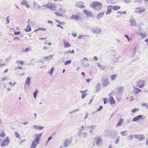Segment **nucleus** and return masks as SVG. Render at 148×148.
Listing matches in <instances>:
<instances>
[{
	"mask_svg": "<svg viewBox=\"0 0 148 148\" xmlns=\"http://www.w3.org/2000/svg\"><path fill=\"white\" fill-rule=\"evenodd\" d=\"M42 135V133L35 134L34 136L35 137V139L32 141L30 148H35L39 143L40 138Z\"/></svg>",
	"mask_w": 148,
	"mask_h": 148,
	"instance_id": "1",
	"label": "nucleus"
},
{
	"mask_svg": "<svg viewBox=\"0 0 148 148\" xmlns=\"http://www.w3.org/2000/svg\"><path fill=\"white\" fill-rule=\"evenodd\" d=\"M46 8H49L51 10H54L56 9V6L53 3H49L43 5Z\"/></svg>",
	"mask_w": 148,
	"mask_h": 148,
	"instance_id": "2",
	"label": "nucleus"
},
{
	"mask_svg": "<svg viewBox=\"0 0 148 148\" xmlns=\"http://www.w3.org/2000/svg\"><path fill=\"white\" fill-rule=\"evenodd\" d=\"M90 6L91 7L94 8L99 7V8H101L102 6V5L101 3L95 1L92 2Z\"/></svg>",
	"mask_w": 148,
	"mask_h": 148,
	"instance_id": "3",
	"label": "nucleus"
},
{
	"mask_svg": "<svg viewBox=\"0 0 148 148\" xmlns=\"http://www.w3.org/2000/svg\"><path fill=\"white\" fill-rule=\"evenodd\" d=\"M136 86L139 88H142L143 87L145 84V82L144 80H138L136 82Z\"/></svg>",
	"mask_w": 148,
	"mask_h": 148,
	"instance_id": "4",
	"label": "nucleus"
},
{
	"mask_svg": "<svg viewBox=\"0 0 148 148\" xmlns=\"http://www.w3.org/2000/svg\"><path fill=\"white\" fill-rule=\"evenodd\" d=\"M9 138L8 137H7L2 141L1 144V145L2 147L6 146L9 144Z\"/></svg>",
	"mask_w": 148,
	"mask_h": 148,
	"instance_id": "5",
	"label": "nucleus"
},
{
	"mask_svg": "<svg viewBox=\"0 0 148 148\" xmlns=\"http://www.w3.org/2000/svg\"><path fill=\"white\" fill-rule=\"evenodd\" d=\"M72 142L71 139H65L64 142V147H67L70 145Z\"/></svg>",
	"mask_w": 148,
	"mask_h": 148,
	"instance_id": "6",
	"label": "nucleus"
},
{
	"mask_svg": "<svg viewBox=\"0 0 148 148\" xmlns=\"http://www.w3.org/2000/svg\"><path fill=\"white\" fill-rule=\"evenodd\" d=\"M83 12L86 14L87 17H91L92 16V14L91 11H89L87 9L84 10Z\"/></svg>",
	"mask_w": 148,
	"mask_h": 148,
	"instance_id": "7",
	"label": "nucleus"
},
{
	"mask_svg": "<svg viewBox=\"0 0 148 148\" xmlns=\"http://www.w3.org/2000/svg\"><path fill=\"white\" fill-rule=\"evenodd\" d=\"M145 9L142 8H136L135 9V12L139 13L144 12Z\"/></svg>",
	"mask_w": 148,
	"mask_h": 148,
	"instance_id": "8",
	"label": "nucleus"
},
{
	"mask_svg": "<svg viewBox=\"0 0 148 148\" xmlns=\"http://www.w3.org/2000/svg\"><path fill=\"white\" fill-rule=\"evenodd\" d=\"M102 82V84L104 87L106 86L109 84V82L107 79H105L103 80Z\"/></svg>",
	"mask_w": 148,
	"mask_h": 148,
	"instance_id": "9",
	"label": "nucleus"
},
{
	"mask_svg": "<svg viewBox=\"0 0 148 148\" xmlns=\"http://www.w3.org/2000/svg\"><path fill=\"white\" fill-rule=\"evenodd\" d=\"M71 18L74 19L76 20H78L79 18V16L78 15L73 14L71 17Z\"/></svg>",
	"mask_w": 148,
	"mask_h": 148,
	"instance_id": "10",
	"label": "nucleus"
},
{
	"mask_svg": "<svg viewBox=\"0 0 148 148\" xmlns=\"http://www.w3.org/2000/svg\"><path fill=\"white\" fill-rule=\"evenodd\" d=\"M21 4L23 5H25L27 8H29L30 7L27 1L26 0H24L22 1Z\"/></svg>",
	"mask_w": 148,
	"mask_h": 148,
	"instance_id": "11",
	"label": "nucleus"
},
{
	"mask_svg": "<svg viewBox=\"0 0 148 148\" xmlns=\"http://www.w3.org/2000/svg\"><path fill=\"white\" fill-rule=\"evenodd\" d=\"M77 5V7L80 8H83L85 7L84 5H83L82 3L81 2H78Z\"/></svg>",
	"mask_w": 148,
	"mask_h": 148,
	"instance_id": "12",
	"label": "nucleus"
},
{
	"mask_svg": "<svg viewBox=\"0 0 148 148\" xmlns=\"http://www.w3.org/2000/svg\"><path fill=\"white\" fill-rule=\"evenodd\" d=\"M109 101H110L111 105L114 104L116 103V101L114 99V98L111 96L109 97Z\"/></svg>",
	"mask_w": 148,
	"mask_h": 148,
	"instance_id": "13",
	"label": "nucleus"
},
{
	"mask_svg": "<svg viewBox=\"0 0 148 148\" xmlns=\"http://www.w3.org/2000/svg\"><path fill=\"white\" fill-rule=\"evenodd\" d=\"M143 118V116L141 115H138L135 117H134L133 119V121L134 122L140 119Z\"/></svg>",
	"mask_w": 148,
	"mask_h": 148,
	"instance_id": "14",
	"label": "nucleus"
},
{
	"mask_svg": "<svg viewBox=\"0 0 148 148\" xmlns=\"http://www.w3.org/2000/svg\"><path fill=\"white\" fill-rule=\"evenodd\" d=\"M124 121V119L121 118L119 121L118 122L116 127H118L119 126H120V125H121V124H122L123 123V122Z\"/></svg>",
	"mask_w": 148,
	"mask_h": 148,
	"instance_id": "15",
	"label": "nucleus"
},
{
	"mask_svg": "<svg viewBox=\"0 0 148 148\" xmlns=\"http://www.w3.org/2000/svg\"><path fill=\"white\" fill-rule=\"evenodd\" d=\"M112 8L111 6H109L108 7L107 10L106 12V14H108L110 13L111 12V8Z\"/></svg>",
	"mask_w": 148,
	"mask_h": 148,
	"instance_id": "16",
	"label": "nucleus"
},
{
	"mask_svg": "<svg viewBox=\"0 0 148 148\" xmlns=\"http://www.w3.org/2000/svg\"><path fill=\"white\" fill-rule=\"evenodd\" d=\"M112 7V9L114 11L118 10L121 8V7L118 5L113 6Z\"/></svg>",
	"mask_w": 148,
	"mask_h": 148,
	"instance_id": "17",
	"label": "nucleus"
},
{
	"mask_svg": "<svg viewBox=\"0 0 148 148\" xmlns=\"http://www.w3.org/2000/svg\"><path fill=\"white\" fill-rule=\"evenodd\" d=\"M64 46L65 48L70 47H71V45L68 42H64Z\"/></svg>",
	"mask_w": 148,
	"mask_h": 148,
	"instance_id": "18",
	"label": "nucleus"
},
{
	"mask_svg": "<svg viewBox=\"0 0 148 148\" xmlns=\"http://www.w3.org/2000/svg\"><path fill=\"white\" fill-rule=\"evenodd\" d=\"M30 78L29 77H27L25 80V83L27 85H29L30 82Z\"/></svg>",
	"mask_w": 148,
	"mask_h": 148,
	"instance_id": "19",
	"label": "nucleus"
},
{
	"mask_svg": "<svg viewBox=\"0 0 148 148\" xmlns=\"http://www.w3.org/2000/svg\"><path fill=\"white\" fill-rule=\"evenodd\" d=\"M25 30L27 32L30 31L31 30V28L30 26L29 25H27L26 28L25 29Z\"/></svg>",
	"mask_w": 148,
	"mask_h": 148,
	"instance_id": "20",
	"label": "nucleus"
},
{
	"mask_svg": "<svg viewBox=\"0 0 148 148\" xmlns=\"http://www.w3.org/2000/svg\"><path fill=\"white\" fill-rule=\"evenodd\" d=\"M102 142V140L101 138H99L96 141V144L97 145H98L100 143Z\"/></svg>",
	"mask_w": 148,
	"mask_h": 148,
	"instance_id": "21",
	"label": "nucleus"
},
{
	"mask_svg": "<svg viewBox=\"0 0 148 148\" xmlns=\"http://www.w3.org/2000/svg\"><path fill=\"white\" fill-rule=\"evenodd\" d=\"M46 29L45 28H39L37 29L36 30H35L34 32H36V31H39L40 30L42 31H46Z\"/></svg>",
	"mask_w": 148,
	"mask_h": 148,
	"instance_id": "22",
	"label": "nucleus"
},
{
	"mask_svg": "<svg viewBox=\"0 0 148 148\" xmlns=\"http://www.w3.org/2000/svg\"><path fill=\"white\" fill-rule=\"evenodd\" d=\"M117 75L116 74H114L111 76L110 78L112 80H114L116 78Z\"/></svg>",
	"mask_w": 148,
	"mask_h": 148,
	"instance_id": "23",
	"label": "nucleus"
},
{
	"mask_svg": "<svg viewBox=\"0 0 148 148\" xmlns=\"http://www.w3.org/2000/svg\"><path fill=\"white\" fill-rule=\"evenodd\" d=\"M104 14V12L99 13L97 17L98 19H99L101 18Z\"/></svg>",
	"mask_w": 148,
	"mask_h": 148,
	"instance_id": "24",
	"label": "nucleus"
},
{
	"mask_svg": "<svg viewBox=\"0 0 148 148\" xmlns=\"http://www.w3.org/2000/svg\"><path fill=\"white\" fill-rule=\"evenodd\" d=\"M134 90H135L136 93H138L139 92H141V90L140 89L138 88L134 87Z\"/></svg>",
	"mask_w": 148,
	"mask_h": 148,
	"instance_id": "25",
	"label": "nucleus"
},
{
	"mask_svg": "<svg viewBox=\"0 0 148 148\" xmlns=\"http://www.w3.org/2000/svg\"><path fill=\"white\" fill-rule=\"evenodd\" d=\"M53 56V55H50L49 56L47 57H45L43 58V59L44 60H46L47 59L49 58L50 59L51 58H52V57Z\"/></svg>",
	"mask_w": 148,
	"mask_h": 148,
	"instance_id": "26",
	"label": "nucleus"
},
{
	"mask_svg": "<svg viewBox=\"0 0 148 148\" xmlns=\"http://www.w3.org/2000/svg\"><path fill=\"white\" fill-rule=\"evenodd\" d=\"M16 82H15L12 83V82H9L8 84L10 85V86L14 87L15 85L16 84Z\"/></svg>",
	"mask_w": 148,
	"mask_h": 148,
	"instance_id": "27",
	"label": "nucleus"
},
{
	"mask_svg": "<svg viewBox=\"0 0 148 148\" xmlns=\"http://www.w3.org/2000/svg\"><path fill=\"white\" fill-rule=\"evenodd\" d=\"M138 138L139 140H142L144 138V136L143 135H139Z\"/></svg>",
	"mask_w": 148,
	"mask_h": 148,
	"instance_id": "28",
	"label": "nucleus"
},
{
	"mask_svg": "<svg viewBox=\"0 0 148 148\" xmlns=\"http://www.w3.org/2000/svg\"><path fill=\"white\" fill-rule=\"evenodd\" d=\"M16 63L18 64L23 65L24 64V62L23 61H19L18 60L16 61Z\"/></svg>",
	"mask_w": 148,
	"mask_h": 148,
	"instance_id": "29",
	"label": "nucleus"
},
{
	"mask_svg": "<svg viewBox=\"0 0 148 148\" xmlns=\"http://www.w3.org/2000/svg\"><path fill=\"white\" fill-rule=\"evenodd\" d=\"M55 20L56 22L58 23H59V24H60L61 25H64L65 23V22H60L58 20L56 19Z\"/></svg>",
	"mask_w": 148,
	"mask_h": 148,
	"instance_id": "30",
	"label": "nucleus"
},
{
	"mask_svg": "<svg viewBox=\"0 0 148 148\" xmlns=\"http://www.w3.org/2000/svg\"><path fill=\"white\" fill-rule=\"evenodd\" d=\"M139 111V110H138V109L134 108V109H133V110H131V112H132L133 113H134L136 112L137 111Z\"/></svg>",
	"mask_w": 148,
	"mask_h": 148,
	"instance_id": "31",
	"label": "nucleus"
},
{
	"mask_svg": "<svg viewBox=\"0 0 148 148\" xmlns=\"http://www.w3.org/2000/svg\"><path fill=\"white\" fill-rule=\"evenodd\" d=\"M71 62V60H68L67 61H66L65 63L64 64L65 65H67L70 64Z\"/></svg>",
	"mask_w": 148,
	"mask_h": 148,
	"instance_id": "32",
	"label": "nucleus"
},
{
	"mask_svg": "<svg viewBox=\"0 0 148 148\" xmlns=\"http://www.w3.org/2000/svg\"><path fill=\"white\" fill-rule=\"evenodd\" d=\"M54 14L58 16H62V14H61L60 13H58L57 12H55Z\"/></svg>",
	"mask_w": 148,
	"mask_h": 148,
	"instance_id": "33",
	"label": "nucleus"
},
{
	"mask_svg": "<svg viewBox=\"0 0 148 148\" xmlns=\"http://www.w3.org/2000/svg\"><path fill=\"white\" fill-rule=\"evenodd\" d=\"M117 13L118 14H125L126 13V11H125L123 12H122L121 11H118L117 12Z\"/></svg>",
	"mask_w": 148,
	"mask_h": 148,
	"instance_id": "34",
	"label": "nucleus"
},
{
	"mask_svg": "<svg viewBox=\"0 0 148 148\" xmlns=\"http://www.w3.org/2000/svg\"><path fill=\"white\" fill-rule=\"evenodd\" d=\"M23 69V68H22V66H18V67H16L15 69V70L16 71H18V69Z\"/></svg>",
	"mask_w": 148,
	"mask_h": 148,
	"instance_id": "35",
	"label": "nucleus"
},
{
	"mask_svg": "<svg viewBox=\"0 0 148 148\" xmlns=\"http://www.w3.org/2000/svg\"><path fill=\"white\" fill-rule=\"evenodd\" d=\"M6 135L4 132H2V134H0V136L4 138L5 137Z\"/></svg>",
	"mask_w": 148,
	"mask_h": 148,
	"instance_id": "36",
	"label": "nucleus"
},
{
	"mask_svg": "<svg viewBox=\"0 0 148 148\" xmlns=\"http://www.w3.org/2000/svg\"><path fill=\"white\" fill-rule=\"evenodd\" d=\"M38 93V91L36 90L34 94V97L35 98H36V94Z\"/></svg>",
	"mask_w": 148,
	"mask_h": 148,
	"instance_id": "37",
	"label": "nucleus"
},
{
	"mask_svg": "<svg viewBox=\"0 0 148 148\" xmlns=\"http://www.w3.org/2000/svg\"><path fill=\"white\" fill-rule=\"evenodd\" d=\"M21 33L20 31L14 32V34L15 35H19Z\"/></svg>",
	"mask_w": 148,
	"mask_h": 148,
	"instance_id": "38",
	"label": "nucleus"
},
{
	"mask_svg": "<svg viewBox=\"0 0 148 148\" xmlns=\"http://www.w3.org/2000/svg\"><path fill=\"white\" fill-rule=\"evenodd\" d=\"M43 128L44 127L42 126H39L37 127V129L38 130H42L43 129Z\"/></svg>",
	"mask_w": 148,
	"mask_h": 148,
	"instance_id": "39",
	"label": "nucleus"
},
{
	"mask_svg": "<svg viewBox=\"0 0 148 148\" xmlns=\"http://www.w3.org/2000/svg\"><path fill=\"white\" fill-rule=\"evenodd\" d=\"M54 68L53 67L50 70V75H52L53 72L54 71Z\"/></svg>",
	"mask_w": 148,
	"mask_h": 148,
	"instance_id": "40",
	"label": "nucleus"
},
{
	"mask_svg": "<svg viewBox=\"0 0 148 148\" xmlns=\"http://www.w3.org/2000/svg\"><path fill=\"white\" fill-rule=\"evenodd\" d=\"M15 135L16 138H18L20 137V135L17 132H15Z\"/></svg>",
	"mask_w": 148,
	"mask_h": 148,
	"instance_id": "41",
	"label": "nucleus"
},
{
	"mask_svg": "<svg viewBox=\"0 0 148 148\" xmlns=\"http://www.w3.org/2000/svg\"><path fill=\"white\" fill-rule=\"evenodd\" d=\"M30 50V49L29 48H27L25 50L23 51V52H26L29 51Z\"/></svg>",
	"mask_w": 148,
	"mask_h": 148,
	"instance_id": "42",
	"label": "nucleus"
},
{
	"mask_svg": "<svg viewBox=\"0 0 148 148\" xmlns=\"http://www.w3.org/2000/svg\"><path fill=\"white\" fill-rule=\"evenodd\" d=\"M126 131H123L121 132V134L123 136H125Z\"/></svg>",
	"mask_w": 148,
	"mask_h": 148,
	"instance_id": "43",
	"label": "nucleus"
},
{
	"mask_svg": "<svg viewBox=\"0 0 148 148\" xmlns=\"http://www.w3.org/2000/svg\"><path fill=\"white\" fill-rule=\"evenodd\" d=\"M124 36L129 41L130 40V39L129 38V36L127 35H125Z\"/></svg>",
	"mask_w": 148,
	"mask_h": 148,
	"instance_id": "44",
	"label": "nucleus"
},
{
	"mask_svg": "<svg viewBox=\"0 0 148 148\" xmlns=\"http://www.w3.org/2000/svg\"><path fill=\"white\" fill-rule=\"evenodd\" d=\"M87 95L86 94H82L81 96V98L82 99L84 98Z\"/></svg>",
	"mask_w": 148,
	"mask_h": 148,
	"instance_id": "45",
	"label": "nucleus"
},
{
	"mask_svg": "<svg viewBox=\"0 0 148 148\" xmlns=\"http://www.w3.org/2000/svg\"><path fill=\"white\" fill-rule=\"evenodd\" d=\"M140 35L142 38H143L144 37L146 36V34L143 33H141Z\"/></svg>",
	"mask_w": 148,
	"mask_h": 148,
	"instance_id": "46",
	"label": "nucleus"
},
{
	"mask_svg": "<svg viewBox=\"0 0 148 148\" xmlns=\"http://www.w3.org/2000/svg\"><path fill=\"white\" fill-rule=\"evenodd\" d=\"M53 137H52V136H51L50 137H49L48 140H47V142H48L52 138H53Z\"/></svg>",
	"mask_w": 148,
	"mask_h": 148,
	"instance_id": "47",
	"label": "nucleus"
},
{
	"mask_svg": "<svg viewBox=\"0 0 148 148\" xmlns=\"http://www.w3.org/2000/svg\"><path fill=\"white\" fill-rule=\"evenodd\" d=\"M47 41H46V42H44V44H48V45H52V44L51 42H49V43H48L47 42Z\"/></svg>",
	"mask_w": 148,
	"mask_h": 148,
	"instance_id": "48",
	"label": "nucleus"
},
{
	"mask_svg": "<svg viewBox=\"0 0 148 148\" xmlns=\"http://www.w3.org/2000/svg\"><path fill=\"white\" fill-rule=\"evenodd\" d=\"M87 91V90H81L80 91V92L82 93L83 94V93H85Z\"/></svg>",
	"mask_w": 148,
	"mask_h": 148,
	"instance_id": "49",
	"label": "nucleus"
},
{
	"mask_svg": "<svg viewBox=\"0 0 148 148\" xmlns=\"http://www.w3.org/2000/svg\"><path fill=\"white\" fill-rule=\"evenodd\" d=\"M9 16H8L7 18H6V21H7V24H8L10 22V20L8 19Z\"/></svg>",
	"mask_w": 148,
	"mask_h": 148,
	"instance_id": "50",
	"label": "nucleus"
},
{
	"mask_svg": "<svg viewBox=\"0 0 148 148\" xmlns=\"http://www.w3.org/2000/svg\"><path fill=\"white\" fill-rule=\"evenodd\" d=\"M103 108V106H101L97 110V111H99L101 110Z\"/></svg>",
	"mask_w": 148,
	"mask_h": 148,
	"instance_id": "51",
	"label": "nucleus"
},
{
	"mask_svg": "<svg viewBox=\"0 0 148 148\" xmlns=\"http://www.w3.org/2000/svg\"><path fill=\"white\" fill-rule=\"evenodd\" d=\"M84 36V35H79L78 37L77 38L79 39L82 38V37Z\"/></svg>",
	"mask_w": 148,
	"mask_h": 148,
	"instance_id": "52",
	"label": "nucleus"
},
{
	"mask_svg": "<svg viewBox=\"0 0 148 148\" xmlns=\"http://www.w3.org/2000/svg\"><path fill=\"white\" fill-rule=\"evenodd\" d=\"M47 22L49 23V24H52V25H53V22H52V21H47Z\"/></svg>",
	"mask_w": 148,
	"mask_h": 148,
	"instance_id": "53",
	"label": "nucleus"
},
{
	"mask_svg": "<svg viewBox=\"0 0 148 148\" xmlns=\"http://www.w3.org/2000/svg\"><path fill=\"white\" fill-rule=\"evenodd\" d=\"M56 26L58 27H60L62 29H63V27L62 26H60L59 25H56Z\"/></svg>",
	"mask_w": 148,
	"mask_h": 148,
	"instance_id": "54",
	"label": "nucleus"
},
{
	"mask_svg": "<svg viewBox=\"0 0 148 148\" xmlns=\"http://www.w3.org/2000/svg\"><path fill=\"white\" fill-rule=\"evenodd\" d=\"M48 49V48L47 47H43V50H47Z\"/></svg>",
	"mask_w": 148,
	"mask_h": 148,
	"instance_id": "55",
	"label": "nucleus"
},
{
	"mask_svg": "<svg viewBox=\"0 0 148 148\" xmlns=\"http://www.w3.org/2000/svg\"><path fill=\"white\" fill-rule=\"evenodd\" d=\"M107 99V98H105L104 99V103L105 104H106V100Z\"/></svg>",
	"mask_w": 148,
	"mask_h": 148,
	"instance_id": "56",
	"label": "nucleus"
},
{
	"mask_svg": "<svg viewBox=\"0 0 148 148\" xmlns=\"http://www.w3.org/2000/svg\"><path fill=\"white\" fill-rule=\"evenodd\" d=\"M74 52V51L73 50H72L70 52H68V53H73Z\"/></svg>",
	"mask_w": 148,
	"mask_h": 148,
	"instance_id": "57",
	"label": "nucleus"
},
{
	"mask_svg": "<svg viewBox=\"0 0 148 148\" xmlns=\"http://www.w3.org/2000/svg\"><path fill=\"white\" fill-rule=\"evenodd\" d=\"M91 80V79H87L86 81L87 82H89Z\"/></svg>",
	"mask_w": 148,
	"mask_h": 148,
	"instance_id": "58",
	"label": "nucleus"
},
{
	"mask_svg": "<svg viewBox=\"0 0 148 148\" xmlns=\"http://www.w3.org/2000/svg\"><path fill=\"white\" fill-rule=\"evenodd\" d=\"M81 74L84 77L85 76V73L84 72H82L81 73Z\"/></svg>",
	"mask_w": 148,
	"mask_h": 148,
	"instance_id": "59",
	"label": "nucleus"
},
{
	"mask_svg": "<svg viewBox=\"0 0 148 148\" xmlns=\"http://www.w3.org/2000/svg\"><path fill=\"white\" fill-rule=\"evenodd\" d=\"M47 38H39V39L40 40H42L44 39H45Z\"/></svg>",
	"mask_w": 148,
	"mask_h": 148,
	"instance_id": "60",
	"label": "nucleus"
},
{
	"mask_svg": "<svg viewBox=\"0 0 148 148\" xmlns=\"http://www.w3.org/2000/svg\"><path fill=\"white\" fill-rule=\"evenodd\" d=\"M20 39V38H19L18 37H16L14 38V39H16V40H19Z\"/></svg>",
	"mask_w": 148,
	"mask_h": 148,
	"instance_id": "61",
	"label": "nucleus"
},
{
	"mask_svg": "<svg viewBox=\"0 0 148 148\" xmlns=\"http://www.w3.org/2000/svg\"><path fill=\"white\" fill-rule=\"evenodd\" d=\"M37 127L38 126H37L36 125H33L34 127V128L36 129H37Z\"/></svg>",
	"mask_w": 148,
	"mask_h": 148,
	"instance_id": "62",
	"label": "nucleus"
},
{
	"mask_svg": "<svg viewBox=\"0 0 148 148\" xmlns=\"http://www.w3.org/2000/svg\"><path fill=\"white\" fill-rule=\"evenodd\" d=\"M59 12H61L62 11V8H60L58 10Z\"/></svg>",
	"mask_w": 148,
	"mask_h": 148,
	"instance_id": "63",
	"label": "nucleus"
},
{
	"mask_svg": "<svg viewBox=\"0 0 148 148\" xmlns=\"http://www.w3.org/2000/svg\"><path fill=\"white\" fill-rule=\"evenodd\" d=\"M145 41L148 44V38L145 40Z\"/></svg>",
	"mask_w": 148,
	"mask_h": 148,
	"instance_id": "64",
	"label": "nucleus"
}]
</instances>
